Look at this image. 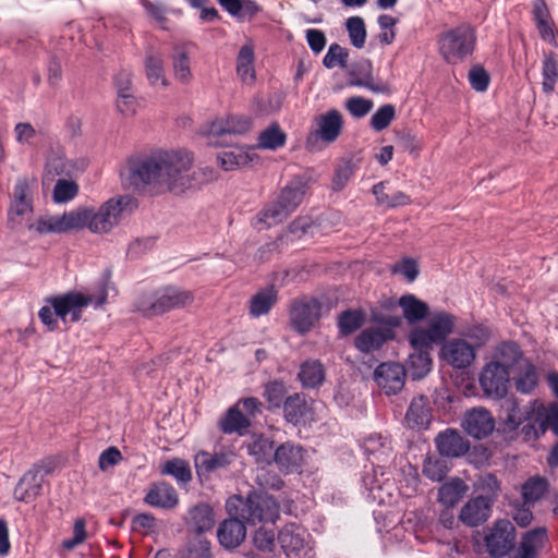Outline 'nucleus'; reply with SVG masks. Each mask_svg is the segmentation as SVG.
Returning <instances> with one entry per match:
<instances>
[{"mask_svg": "<svg viewBox=\"0 0 558 558\" xmlns=\"http://www.w3.org/2000/svg\"><path fill=\"white\" fill-rule=\"evenodd\" d=\"M396 338L390 328L368 327L363 329L354 339V347L364 354L380 350L388 341Z\"/></svg>", "mask_w": 558, "mask_h": 558, "instance_id": "obj_22", "label": "nucleus"}, {"mask_svg": "<svg viewBox=\"0 0 558 558\" xmlns=\"http://www.w3.org/2000/svg\"><path fill=\"white\" fill-rule=\"evenodd\" d=\"M78 192V186L73 181L59 179L53 189V201L58 204L66 203L73 199Z\"/></svg>", "mask_w": 558, "mask_h": 558, "instance_id": "obj_58", "label": "nucleus"}, {"mask_svg": "<svg viewBox=\"0 0 558 558\" xmlns=\"http://www.w3.org/2000/svg\"><path fill=\"white\" fill-rule=\"evenodd\" d=\"M369 323L380 325V328H399L402 325V317L399 315L387 314L384 310H379V305H371L369 308Z\"/></svg>", "mask_w": 558, "mask_h": 558, "instance_id": "obj_54", "label": "nucleus"}, {"mask_svg": "<svg viewBox=\"0 0 558 558\" xmlns=\"http://www.w3.org/2000/svg\"><path fill=\"white\" fill-rule=\"evenodd\" d=\"M348 57V50L339 44L333 43L329 46L327 53L323 58V65L326 69H333L337 65L345 68Z\"/></svg>", "mask_w": 558, "mask_h": 558, "instance_id": "obj_56", "label": "nucleus"}, {"mask_svg": "<svg viewBox=\"0 0 558 558\" xmlns=\"http://www.w3.org/2000/svg\"><path fill=\"white\" fill-rule=\"evenodd\" d=\"M322 304L316 299L295 301L290 310V323L299 335L307 333L319 319Z\"/></svg>", "mask_w": 558, "mask_h": 558, "instance_id": "obj_14", "label": "nucleus"}, {"mask_svg": "<svg viewBox=\"0 0 558 558\" xmlns=\"http://www.w3.org/2000/svg\"><path fill=\"white\" fill-rule=\"evenodd\" d=\"M396 118V108L391 104L383 105L372 116L369 125L376 132L387 129Z\"/></svg>", "mask_w": 558, "mask_h": 558, "instance_id": "obj_55", "label": "nucleus"}, {"mask_svg": "<svg viewBox=\"0 0 558 558\" xmlns=\"http://www.w3.org/2000/svg\"><path fill=\"white\" fill-rule=\"evenodd\" d=\"M440 356L454 368H465L475 359L474 345L463 339H452L442 344Z\"/></svg>", "mask_w": 558, "mask_h": 558, "instance_id": "obj_20", "label": "nucleus"}, {"mask_svg": "<svg viewBox=\"0 0 558 558\" xmlns=\"http://www.w3.org/2000/svg\"><path fill=\"white\" fill-rule=\"evenodd\" d=\"M510 371L500 362H488L480 374V385L484 393L495 399L507 395Z\"/></svg>", "mask_w": 558, "mask_h": 558, "instance_id": "obj_12", "label": "nucleus"}, {"mask_svg": "<svg viewBox=\"0 0 558 558\" xmlns=\"http://www.w3.org/2000/svg\"><path fill=\"white\" fill-rule=\"evenodd\" d=\"M171 62L174 77L182 84H189L192 81L191 61L189 52L183 46L173 48Z\"/></svg>", "mask_w": 558, "mask_h": 558, "instance_id": "obj_37", "label": "nucleus"}, {"mask_svg": "<svg viewBox=\"0 0 558 558\" xmlns=\"http://www.w3.org/2000/svg\"><path fill=\"white\" fill-rule=\"evenodd\" d=\"M277 541L287 558H315L305 530L294 523L284 525L278 532Z\"/></svg>", "mask_w": 558, "mask_h": 558, "instance_id": "obj_10", "label": "nucleus"}, {"mask_svg": "<svg viewBox=\"0 0 558 558\" xmlns=\"http://www.w3.org/2000/svg\"><path fill=\"white\" fill-rule=\"evenodd\" d=\"M282 411L284 420L293 426H306L314 421V411L305 396L300 392H294L284 399Z\"/></svg>", "mask_w": 558, "mask_h": 558, "instance_id": "obj_17", "label": "nucleus"}, {"mask_svg": "<svg viewBox=\"0 0 558 558\" xmlns=\"http://www.w3.org/2000/svg\"><path fill=\"white\" fill-rule=\"evenodd\" d=\"M235 453L232 450H219L209 452L201 450L194 456V464L198 477H209L211 474L227 470L234 461Z\"/></svg>", "mask_w": 558, "mask_h": 558, "instance_id": "obj_15", "label": "nucleus"}, {"mask_svg": "<svg viewBox=\"0 0 558 558\" xmlns=\"http://www.w3.org/2000/svg\"><path fill=\"white\" fill-rule=\"evenodd\" d=\"M407 373L413 380H418L428 375L433 367L430 352L414 351L408 357Z\"/></svg>", "mask_w": 558, "mask_h": 558, "instance_id": "obj_36", "label": "nucleus"}, {"mask_svg": "<svg viewBox=\"0 0 558 558\" xmlns=\"http://www.w3.org/2000/svg\"><path fill=\"white\" fill-rule=\"evenodd\" d=\"M316 137L324 142L332 143L341 134L343 118L337 109H330L325 114L316 117Z\"/></svg>", "mask_w": 558, "mask_h": 558, "instance_id": "obj_26", "label": "nucleus"}, {"mask_svg": "<svg viewBox=\"0 0 558 558\" xmlns=\"http://www.w3.org/2000/svg\"><path fill=\"white\" fill-rule=\"evenodd\" d=\"M432 408L428 397L418 395L414 397L407 410L404 421L411 429H426L432 422Z\"/></svg>", "mask_w": 558, "mask_h": 558, "instance_id": "obj_24", "label": "nucleus"}, {"mask_svg": "<svg viewBox=\"0 0 558 558\" xmlns=\"http://www.w3.org/2000/svg\"><path fill=\"white\" fill-rule=\"evenodd\" d=\"M287 142V134L277 122L271 123L258 135L257 145L259 148L277 150L283 147Z\"/></svg>", "mask_w": 558, "mask_h": 558, "instance_id": "obj_41", "label": "nucleus"}, {"mask_svg": "<svg viewBox=\"0 0 558 558\" xmlns=\"http://www.w3.org/2000/svg\"><path fill=\"white\" fill-rule=\"evenodd\" d=\"M374 102L371 99L361 96H353L345 100L344 107L353 118L361 119L365 117L373 108Z\"/></svg>", "mask_w": 558, "mask_h": 558, "instance_id": "obj_60", "label": "nucleus"}, {"mask_svg": "<svg viewBox=\"0 0 558 558\" xmlns=\"http://www.w3.org/2000/svg\"><path fill=\"white\" fill-rule=\"evenodd\" d=\"M407 369L399 362H381L373 373V379L387 396L399 393L405 384Z\"/></svg>", "mask_w": 558, "mask_h": 558, "instance_id": "obj_13", "label": "nucleus"}, {"mask_svg": "<svg viewBox=\"0 0 558 558\" xmlns=\"http://www.w3.org/2000/svg\"><path fill=\"white\" fill-rule=\"evenodd\" d=\"M251 119L243 116H229L226 120H218L210 125V133L217 136L242 135L251 129Z\"/></svg>", "mask_w": 558, "mask_h": 558, "instance_id": "obj_31", "label": "nucleus"}, {"mask_svg": "<svg viewBox=\"0 0 558 558\" xmlns=\"http://www.w3.org/2000/svg\"><path fill=\"white\" fill-rule=\"evenodd\" d=\"M461 426L472 438L484 439L493 433L495 420L488 410L473 408L463 415Z\"/></svg>", "mask_w": 558, "mask_h": 558, "instance_id": "obj_16", "label": "nucleus"}, {"mask_svg": "<svg viewBox=\"0 0 558 558\" xmlns=\"http://www.w3.org/2000/svg\"><path fill=\"white\" fill-rule=\"evenodd\" d=\"M438 53L448 64H459L471 57L476 46V33L469 23H461L437 36Z\"/></svg>", "mask_w": 558, "mask_h": 558, "instance_id": "obj_5", "label": "nucleus"}, {"mask_svg": "<svg viewBox=\"0 0 558 558\" xmlns=\"http://www.w3.org/2000/svg\"><path fill=\"white\" fill-rule=\"evenodd\" d=\"M46 302L54 310V314L64 325L76 323L82 318V312L93 300L78 291H69L64 294L52 295L46 299Z\"/></svg>", "mask_w": 558, "mask_h": 558, "instance_id": "obj_9", "label": "nucleus"}, {"mask_svg": "<svg viewBox=\"0 0 558 558\" xmlns=\"http://www.w3.org/2000/svg\"><path fill=\"white\" fill-rule=\"evenodd\" d=\"M436 448L441 457L460 458L470 450L469 440L457 429L447 428L435 438Z\"/></svg>", "mask_w": 558, "mask_h": 558, "instance_id": "obj_21", "label": "nucleus"}, {"mask_svg": "<svg viewBox=\"0 0 558 558\" xmlns=\"http://www.w3.org/2000/svg\"><path fill=\"white\" fill-rule=\"evenodd\" d=\"M144 501L151 507L171 509L178 505L179 498L170 484L158 482L151 485Z\"/></svg>", "mask_w": 558, "mask_h": 558, "instance_id": "obj_29", "label": "nucleus"}, {"mask_svg": "<svg viewBox=\"0 0 558 558\" xmlns=\"http://www.w3.org/2000/svg\"><path fill=\"white\" fill-rule=\"evenodd\" d=\"M298 378L303 388H319L325 381L324 365L318 360H307L301 364Z\"/></svg>", "mask_w": 558, "mask_h": 558, "instance_id": "obj_32", "label": "nucleus"}, {"mask_svg": "<svg viewBox=\"0 0 558 558\" xmlns=\"http://www.w3.org/2000/svg\"><path fill=\"white\" fill-rule=\"evenodd\" d=\"M495 356L498 359L495 362L502 363L509 371L511 366L522 359L523 352L514 341H506L496 348Z\"/></svg>", "mask_w": 558, "mask_h": 558, "instance_id": "obj_48", "label": "nucleus"}, {"mask_svg": "<svg viewBox=\"0 0 558 558\" xmlns=\"http://www.w3.org/2000/svg\"><path fill=\"white\" fill-rule=\"evenodd\" d=\"M87 217L86 208L64 213L62 216H56L60 233L87 227Z\"/></svg>", "mask_w": 558, "mask_h": 558, "instance_id": "obj_49", "label": "nucleus"}, {"mask_svg": "<svg viewBox=\"0 0 558 558\" xmlns=\"http://www.w3.org/2000/svg\"><path fill=\"white\" fill-rule=\"evenodd\" d=\"M399 307L402 311V320L409 326L420 324L429 316L428 304L411 293L399 298Z\"/></svg>", "mask_w": 558, "mask_h": 558, "instance_id": "obj_27", "label": "nucleus"}, {"mask_svg": "<svg viewBox=\"0 0 558 558\" xmlns=\"http://www.w3.org/2000/svg\"><path fill=\"white\" fill-rule=\"evenodd\" d=\"M161 474L170 475L179 484H186L192 480V472L189 462L180 458H173L165 462L160 470Z\"/></svg>", "mask_w": 558, "mask_h": 558, "instance_id": "obj_45", "label": "nucleus"}, {"mask_svg": "<svg viewBox=\"0 0 558 558\" xmlns=\"http://www.w3.org/2000/svg\"><path fill=\"white\" fill-rule=\"evenodd\" d=\"M228 518L217 529V538L225 549L239 547L246 536V524L274 522L279 514L276 499L265 493L250 492L245 497L232 495L226 501Z\"/></svg>", "mask_w": 558, "mask_h": 558, "instance_id": "obj_2", "label": "nucleus"}, {"mask_svg": "<svg viewBox=\"0 0 558 558\" xmlns=\"http://www.w3.org/2000/svg\"><path fill=\"white\" fill-rule=\"evenodd\" d=\"M179 558H211L210 542L202 537L190 541L179 553Z\"/></svg>", "mask_w": 558, "mask_h": 558, "instance_id": "obj_51", "label": "nucleus"}, {"mask_svg": "<svg viewBox=\"0 0 558 558\" xmlns=\"http://www.w3.org/2000/svg\"><path fill=\"white\" fill-rule=\"evenodd\" d=\"M250 426L251 421L240 411L238 405L229 408L219 421V428L225 434L238 433L242 435L243 430Z\"/></svg>", "mask_w": 558, "mask_h": 558, "instance_id": "obj_34", "label": "nucleus"}, {"mask_svg": "<svg viewBox=\"0 0 558 558\" xmlns=\"http://www.w3.org/2000/svg\"><path fill=\"white\" fill-rule=\"evenodd\" d=\"M410 345L414 351L430 352L433 344H438L428 328L414 327L408 335Z\"/></svg>", "mask_w": 558, "mask_h": 558, "instance_id": "obj_50", "label": "nucleus"}, {"mask_svg": "<svg viewBox=\"0 0 558 558\" xmlns=\"http://www.w3.org/2000/svg\"><path fill=\"white\" fill-rule=\"evenodd\" d=\"M38 466L28 470L17 482L13 496L22 502H32L40 495L44 478Z\"/></svg>", "mask_w": 558, "mask_h": 558, "instance_id": "obj_25", "label": "nucleus"}, {"mask_svg": "<svg viewBox=\"0 0 558 558\" xmlns=\"http://www.w3.org/2000/svg\"><path fill=\"white\" fill-rule=\"evenodd\" d=\"M275 450L274 442L263 437L254 440L248 447L250 454L254 456L257 461L269 462L270 458L274 459Z\"/></svg>", "mask_w": 558, "mask_h": 558, "instance_id": "obj_59", "label": "nucleus"}, {"mask_svg": "<svg viewBox=\"0 0 558 558\" xmlns=\"http://www.w3.org/2000/svg\"><path fill=\"white\" fill-rule=\"evenodd\" d=\"M305 449L301 445L286 441L276 448L274 461L281 472L300 473L305 459Z\"/></svg>", "mask_w": 558, "mask_h": 558, "instance_id": "obj_18", "label": "nucleus"}, {"mask_svg": "<svg viewBox=\"0 0 558 558\" xmlns=\"http://www.w3.org/2000/svg\"><path fill=\"white\" fill-rule=\"evenodd\" d=\"M215 513L208 504L199 502L189 510V518L186 520L187 527L194 533L201 535L215 525Z\"/></svg>", "mask_w": 558, "mask_h": 558, "instance_id": "obj_28", "label": "nucleus"}, {"mask_svg": "<svg viewBox=\"0 0 558 558\" xmlns=\"http://www.w3.org/2000/svg\"><path fill=\"white\" fill-rule=\"evenodd\" d=\"M254 60V47L250 44L242 46L236 57V74L242 82L255 80Z\"/></svg>", "mask_w": 558, "mask_h": 558, "instance_id": "obj_40", "label": "nucleus"}, {"mask_svg": "<svg viewBox=\"0 0 558 558\" xmlns=\"http://www.w3.org/2000/svg\"><path fill=\"white\" fill-rule=\"evenodd\" d=\"M515 527L506 519L497 520L484 537L485 546L493 558H502L514 548Z\"/></svg>", "mask_w": 558, "mask_h": 558, "instance_id": "obj_11", "label": "nucleus"}, {"mask_svg": "<svg viewBox=\"0 0 558 558\" xmlns=\"http://www.w3.org/2000/svg\"><path fill=\"white\" fill-rule=\"evenodd\" d=\"M466 490V485L459 478L444 483L438 489V501L448 508H453L463 497Z\"/></svg>", "mask_w": 558, "mask_h": 558, "instance_id": "obj_35", "label": "nucleus"}, {"mask_svg": "<svg viewBox=\"0 0 558 558\" xmlns=\"http://www.w3.org/2000/svg\"><path fill=\"white\" fill-rule=\"evenodd\" d=\"M537 369L535 365L525 361L515 378V389L521 393H531L537 386Z\"/></svg>", "mask_w": 558, "mask_h": 558, "instance_id": "obj_46", "label": "nucleus"}, {"mask_svg": "<svg viewBox=\"0 0 558 558\" xmlns=\"http://www.w3.org/2000/svg\"><path fill=\"white\" fill-rule=\"evenodd\" d=\"M193 157L186 151H158L129 160L125 181L137 192L160 194L179 193L199 184L191 172Z\"/></svg>", "mask_w": 558, "mask_h": 558, "instance_id": "obj_1", "label": "nucleus"}, {"mask_svg": "<svg viewBox=\"0 0 558 558\" xmlns=\"http://www.w3.org/2000/svg\"><path fill=\"white\" fill-rule=\"evenodd\" d=\"M254 157H256L254 153L246 151L242 147H235L218 155V160L223 170L230 171L251 165Z\"/></svg>", "mask_w": 558, "mask_h": 558, "instance_id": "obj_38", "label": "nucleus"}, {"mask_svg": "<svg viewBox=\"0 0 558 558\" xmlns=\"http://www.w3.org/2000/svg\"><path fill=\"white\" fill-rule=\"evenodd\" d=\"M542 88L545 94H550L555 89L558 81V61L554 52H547L544 56L542 65Z\"/></svg>", "mask_w": 558, "mask_h": 558, "instance_id": "obj_44", "label": "nucleus"}, {"mask_svg": "<svg viewBox=\"0 0 558 558\" xmlns=\"http://www.w3.org/2000/svg\"><path fill=\"white\" fill-rule=\"evenodd\" d=\"M465 337L470 339L472 342L470 344L474 345V350H476L489 341L490 329L483 324L473 325L465 331Z\"/></svg>", "mask_w": 558, "mask_h": 558, "instance_id": "obj_64", "label": "nucleus"}, {"mask_svg": "<svg viewBox=\"0 0 558 558\" xmlns=\"http://www.w3.org/2000/svg\"><path fill=\"white\" fill-rule=\"evenodd\" d=\"M350 85L364 87L375 94H389L390 86L383 81L373 80V64L368 59L352 64L350 71Z\"/></svg>", "mask_w": 558, "mask_h": 558, "instance_id": "obj_19", "label": "nucleus"}, {"mask_svg": "<svg viewBox=\"0 0 558 558\" xmlns=\"http://www.w3.org/2000/svg\"><path fill=\"white\" fill-rule=\"evenodd\" d=\"M307 189V181L303 177H294L280 191L277 201L259 211L258 223L268 229L284 221L300 206Z\"/></svg>", "mask_w": 558, "mask_h": 558, "instance_id": "obj_4", "label": "nucleus"}, {"mask_svg": "<svg viewBox=\"0 0 558 558\" xmlns=\"http://www.w3.org/2000/svg\"><path fill=\"white\" fill-rule=\"evenodd\" d=\"M277 302V290L274 286L262 289L251 298L250 301V315L252 317H259L270 312Z\"/></svg>", "mask_w": 558, "mask_h": 558, "instance_id": "obj_33", "label": "nucleus"}, {"mask_svg": "<svg viewBox=\"0 0 558 558\" xmlns=\"http://www.w3.org/2000/svg\"><path fill=\"white\" fill-rule=\"evenodd\" d=\"M548 489V482L545 477L534 476L522 485V497L524 502L533 504L539 500Z\"/></svg>", "mask_w": 558, "mask_h": 558, "instance_id": "obj_47", "label": "nucleus"}, {"mask_svg": "<svg viewBox=\"0 0 558 558\" xmlns=\"http://www.w3.org/2000/svg\"><path fill=\"white\" fill-rule=\"evenodd\" d=\"M287 389L281 380H271L265 385L264 398L271 409H280L283 407Z\"/></svg>", "mask_w": 558, "mask_h": 558, "instance_id": "obj_53", "label": "nucleus"}, {"mask_svg": "<svg viewBox=\"0 0 558 558\" xmlns=\"http://www.w3.org/2000/svg\"><path fill=\"white\" fill-rule=\"evenodd\" d=\"M448 472L449 468L444 459L427 458L424 461L423 474L434 482L442 481Z\"/></svg>", "mask_w": 558, "mask_h": 558, "instance_id": "obj_57", "label": "nucleus"}, {"mask_svg": "<svg viewBox=\"0 0 558 558\" xmlns=\"http://www.w3.org/2000/svg\"><path fill=\"white\" fill-rule=\"evenodd\" d=\"M469 82L474 90L483 93L486 92L489 86L490 75L484 66L476 64L472 66L469 72Z\"/></svg>", "mask_w": 558, "mask_h": 558, "instance_id": "obj_61", "label": "nucleus"}, {"mask_svg": "<svg viewBox=\"0 0 558 558\" xmlns=\"http://www.w3.org/2000/svg\"><path fill=\"white\" fill-rule=\"evenodd\" d=\"M434 404L446 412L452 409V403L458 401L459 396L446 386H440L434 391Z\"/></svg>", "mask_w": 558, "mask_h": 558, "instance_id": "obj_63", "label": "nucleus"}, {"mask_svg": "<svg viewBox=\"0 0 558 558\" xmlns=\"http://www.w3.org/2000/svg\"><path fill=\"white\" fill-rule=\"evenodd\" d=\"M493 506L485 498L472 497L462 506L458 519L465 526L477 527L490 518Z\"/></svg>", "mask_w": 558, "mask_h": 558, "instance_id": "obj_23", "label": "nucleus"}, {"mask_svg": "<svg viewBox=\"0 0 558 558\" xmlns=\"http://www.w3.org/2000/svg\"><path fill=\"white\" fill-rule=\"evenodd\" d=\"M193 301L190 291L167 286L150 293L142 294L134 306L145 317H155L172 310L184 307Z\"/></svg>", "mask_w": 558, "mask_h": 558, "instance_id": "obj_6", "label": "nucleus"}, {"mask_svg": "<svg viewBox=\"0 0 558 558\" xmlns=\"http://www.w3.org/2000/svg\"><path fill=\"white\" fill-rule=\"evenodd\" d=\"M505 424L510 430H515L521 424L522 435L525 440L541 438L549 428L558 436V404L551 403L545 407L539 400L530 401L521 407L517 399L507 398L502 403Z\"/></svg>", "mask_w": 558, "mask_h": 558, "instance_id": "obj_3", "label": "nucleus"}, {"mask_svg": "<svg viewBox=\"0 0 558 558\" xmlns=\"http://www.w3.org/2000/svg\"><path fill=\"white\" fill-rule=\"evenodd\" d=\"M456 322L457 318L454 315L440 311L430 316L427 328L437 343L444 344L447 337L452 333Z\"/></svg>", "mask_w": 558, "mask_h": 558, "instance_id": "obj_30", "label": "nucleus"}, {"mask_svg": "<svg viewBox=\"0 0 558 558\" xmlns=\"http://www.w3.org/2000/svg\"><path fill=\"white\" fill-rule=\"evenodd\" d=\"M275 533L265 526H260L253 535L255 547L263 553H272L275 549Z\"/></svg>", "mask_w": 558, "mask_h": 558, "instance_id": "obj_62", "label": "nucleus"}, {"mask_svg": "<svg viewBox=\"0 0 558 558\" xmlns=\"http://www.w3.org/2000/svg\"><path fill=\"white\" fill-rule=\"evenodd\" d=\"M345 27L349 34L351 45L361 49L365 45L366 26L361 16H351L345 21Z\"/></svg>", "mask_w": 558, "mask_h": 558, "instance_id": "obj_52", "label": "nucleus"}, {"mask_svg": "<svg viewBox=\"0 0 558 558\" xmlns=\"http://www.w3.org/2000/svg\"><path fill=\"white\" fill-rule=\"evenodd\" d=\"M34 213L33 196L27 178H19L8 207V228L16 230L31 223Z\"/></svg>", "mask_w": 558, "mask_h": 558, "instance_id": "obj_8", "label": "nucleus"}, {"mask_svg": "<svg viewBox=\"0 0 558 558\" xmlns=\"http://www.w3.org/2000/svg\"><path fill=\"white\" fill-rule=\"evenodd\" d=\"M137 207V201L124 195L118 198H110L105 202L97 210L86 208L87 228L94 233H108L118 225L123 211H132Z\"/></svg>", "mask_w": 558, "mask_h": 558, "instance_id": "obj_7", "label": "nucleus"}, {"mask_svg": "<svg viewBox=\"0 0 558 558\" xmlns=\"http://www.w3.org/2000/svg\"><path fill=\"white\" fill-rule=\"evenodd\" d=\"M475 492L480 493L477 496L485 498V500L494 505L500 492V482L493 473L481 475L474 484Z\"/></svg>", "mask_w": 558, "mask_h": 558, "instance_id": "obj_42", "label": "nucleus"}, {"mask_svg": "<svg viewBox=\"0 0 558 558\" xmlns=\"http://www.w3.org/2000/svg\"><path fill=\"white\" fill-rule=\"evenodd\" d=\"M145 73L151 86L160 84L167 87L169 82L165 74L163 60L159 54L147 52L145 57Z\"/></svg>", "mask_w": 558, "mask_h": 558, "instance_id": "obj_39", "label": "nucleus"}, {"mask_svg": "<svg viewBox=\"0 0 558 558\" xmlns=\"http://www.w3.org/2000/svg\"><path fill=\"white\" fill-rule=\"evenodd\" d=\"M365 323L362 310H345L338 316V328L341 336H349L361 328Z\"/></svg>", "mask_w": 558, "mask_h": 558, "instance_id": "obj_43", "label": "nucleus"}]
</instances>
